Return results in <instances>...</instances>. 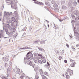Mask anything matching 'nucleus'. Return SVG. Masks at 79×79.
Instances as JSON below:
<instances>
[{
    "instance_id": "4d7b16f0",
    "label": "nucleus",
    "mask_w": 79,
    "mask_h": 79,
    "mask_svg": "<svg viewBox=\"0 0 79 79\" xmlns=\"http://www.w3.org/2000/svg\"><path fill=\"white\" fill-rule=\"evenodd\" d=\"M26 33H24L23 34V36H24V35H26Z\"/></svg>"
},
{
    "instance_id": "4be33fe9",
    "label": "nucleus",
    "mask_w": 79,
    "mask_h": 79,
    "mask_svg": "<svg viewBox=\"0 0 79 79\" xmlns=\"http://www.w3.org/2000/svg\"><path fill=\"white\" fill-rule=\"evenodd\" d=\"M31 52H30L29 54L30 56H31V57H32V56H33V55L32 53H31Z\"/></svg>"
},
{
    "instance_id": "4c0bfd02",
    "label": "nucleus",
    "mask_w": 79,
    "mask_h": 79,
    "mask_svg": "<svg viewBox=\"0 0 79 79\" xmlns=\"http://www.w3.org/2000/svg\"><path fill=\"white\" fill-rule=\"evenodd\" d=\"M67 72H69H69L71 71V69H68L67 70Z\"/></svg>"
},
{
    "instance_id": "2f4dec72",
    "label": "nucleus",
    "mask_w": 79,
    "mask_h": 79,
    "mask_svg": "<svg viewBox=\"0 0 79 79\" xmlns=\"http://www.w3.org/2000/svg\"><path fill=\"white\" fill-rule=\"evenodd\" d=\"M13 35V32H10V33H9V35Z\"/></svg>"
},
{
    "instance_id": "de8ad7c7",
    "label": "nucleus",
    "mask_w": 79,
    "mask_h": 79,
    "mask_svg": "<svg viewBox=\"0 0 79 79\" xmlns=\"http://www.w3.org/2000/svg\"><path fill=\"white\" fill-rule=\"evenodd\" d=\"M34 62H35V63H37V60H34Z\"/></svg>"
},
{
    "instance_id": "5701e85b",
    "label": "nucleus",
    "mask_w": 79,
    "mask_h": 79,
    "mask_svg": "<svg viewBox=\"0 0 79 79\" xmlns=\"http://www.w3.org/2000/svg\"><path fill=\"white\" fill-rule=\"evenodd\" d=\"M45 44V41L43 40L40 42V44Z\"/></svg>"
},
{
    "instance_id": "6ab92c4d",
    "label": "nucleus",
    "mask_w": 79,
    "mask_h": 79,
    "mask_svg": "<svg viewBox=\"0 0 79 79\" xmlns=\"http://www.w3.org/2000/svg\"><path fill=\"white\" fill-rule=\"evenodd\" d=\"M12 22V20H9L8 21V23L9 24H10V23H11Z\"/></svg>"
},
{
    "instance_id": "bf43d9fd",
    "label": "nucleus",
    "mask_w": 79,
    "mask_h": 79,
    "mask_svg": "<svg viewBox=\"0 0 79 79\" xmlns=\"http://www.w3.org/2000/svg\"><path fill=\"white\" fill-rule=\"evenodd\" d=\"M25 27H24L23 29L22 30V31H24V30H25Z\"/></svg>"
},
{
    "instance_id": "69168bd1",
    "label": "nucleus",
    "mask_w": 79,
    "mask_h": 79,
    "mask_svg": "<svg viewBox=\"0 0 79 79\" xmlns=\"http://www.w3.org/2000/svg\"><path fill=\"white\" fill-rule=\"evenodd\" d=\"M72 48L73 49L75 50V48H74L73 47H72Z\"/></svg>"
},
{
    "instance_id": "5fc2aeb1",
    "label": "nucleus",
    "mask_w": 79,
    "mask_h": 79,
    "mask_svg": "<svg viewBox=\"0 0 79 79\" xmlns=\"http://www.w3.org/2000/svg\"><path fill=\"white\" fill-rule=\"evenodd\" d=\"M64 62L65 63H67V60H64Z\"/></svg>"
},
{
    "instance_id": "dca6fc26",
    "label": "nucleus",
    "mask_w": 79,
    "mask_h": 79,
    "mask_svg": "<svg viewBox=\"0 0 79 79\" xmlns=\"http://www.w3.org/2000/svg\"><path fill=\"white\" fill-rule=\"evenodd\" d=\"M62 9L64 10H65V9H66V6H62Z\"/></svg>"
},
{
    "instance_id": "603ef678",
    "label": "nucleus",
    "mask_w": 79,
    "mask_h": 79,
    "mask_svg": "<svg viewBox=\"0 0 79 79\" xmlns=\"http://www.w3.org/2000/svg\"><path fill=\"white\" fill-rule=\"evenodd\" d=\"M6 34L7 35H9V33L8 31H6Z\"/></svg>"
},
{
    "instance_id": "37998d69",
    "label": "nucleus",
    "mask_w": 79,
    "mask_h": 79,
    "mask_svg": "<svg viewBox=\"0 0 79 79\" xmlns=\"http://www.w3.org/2000/svg\"><path fill=\"white\" fill-rule=\"evenodd\" d=\"M29 63L30 66H32V62H31V61L29 62Z\"/></svg>"
},
{
    "instance_id": "72a5a7b5",
    "label": "nucleus",
    "mask_w": 79,
    "mask_h": 79,
    "mask_svg": "<svg viewBox=\"0 0 79 79\" xmlns=\"http://www.w3.org/2000/svg\"><path fill=\"white\" fill-rule=\"evenodd\" d=\"M42 78L43 79H47V78H46V77L44 76H42Z\"/></svg>"
},
{
    "instance_id": "f257e3e1",
    "label": "nucleus",
    "mask_w": 79,
    "mask_h": 79,
    "mask_svg": "<svg viewBox=\"0 0 79 79\" xmlns=\"http://www.w3.org/2000/svg\"><path fill=\"white\" fill-rule=\"evenodd\" d=\"M9 57V55H6L5 57L2 58L3 61H4V62H6L7 61H8V59Z\"/></svg>"
},
{
    "instance_id": "f704fd0d",
    "label": "nucleus",
    "mask_w": 79,
    "mask_h": 79,
    "mask_svg": "<svg viewBox=\"0 0 79 79\" xmlns=\"http://www.w3.org/2000/svg\"><path fill=\"white\" fill-rule=\"evenodd\" d=\"M70 66L71 67H74V63L72 64H70Z\"/></svg>"
},
{
    "instance_id": "9d476101",
    "label": "nucleus",
    "mask_w": 79,
    "mask_h": 79,
    "mask_svg": "<svg viewBox=\"0 0 79 79\" xmlns=\"http://www.w3.org/2000/svg\"><path fill=\"white\" fill-rule=\"evenodd\" d=\"M53 6L55 8H56L58 7V5H57V4L56 3H55L54 5H53Z\"/></svg>"
},
{
    "instance_id": "4468645a",
    "label": "nucleus",
    "mask_w": 79,
    "mask_h": 79,
    "mask_svg": "<svg viewBox=\"0 0 79 79\" xmlns=\"http://www.w3.org/2000/svg\"><path fill=\"white\" fill-rule=\"evenodd\" d=\"M33 1H35V2H34V3H37V4H39L40 3V2H36V1H37V0H32Z\"/></svg>"
},
{
    "instance_id": "f3484780",
    "label": "nucleus",
    "mask_w": 79,
    "mask_h": 79,
    "mask_svg": "<svg viewBox=\"0 0 79 79\" xmlns=\"http://www.w3.org/2000/svg\"><path fill=\"white\" fill-rule=\"evenodd\" d=\"M38 62L40 64H43V63H42L41 60H39Z\"/></svg>"
},
{
    "instance_id": "1a4fd4ad",
    "label": "nucleus",
    "mask_w": 79,
    "mask_h": 79,
    "mask_svg": "<svg viewBox=\"0 0 79 79\" xmlns=\"http://www.w3.org/2000/svg\"><path fill=\"white\" fill-rule=\"evenodd\" d=\"M20 78L21 79H24V78H25L26 79H27V78H28V77L26 76L24 77L23 76H21L20 77Z\"/></svg>"
},
{
    "instance_id": "39448f33",
    "label": "nucleus",
    "mask_w": 79,
    "mask_h": 79,
    "mask_svg": "<svg viewBox=\"0 0 79 79\" xmlns=\"http://www.w3.org/2000/svg\"><path fill=\"white\" fill-rule=\"evenodd\" d=\"M4 15H6V16H10V13L8 12H6V11L4 12Z\"/></svg>"
},
{
    "instance_id": "864d4df0",
    "label": "nucleus",
    "mask_w": 79,
    "mask_h": 79,
    "mask_svg": "<svg viewBox=\"0 0 79 79\" xmlns=\"http://www.w3.org/2000/svg\"><path fill=\"white\" fill-rule=\"evenodd\" d=\"M44 8H46V10H48V8H47V6H45L44 7Z\"/></svg>"
},
{
    "instance_id": "7ed1b4c3",
    "label": "nucleus",
    "mask_w": 79,
    "mask_h": 79,
    "mask_svg": "<svg viewBox=\"0 0 79 79\" xmlns=\"http://www.w3.org/2000/svg\"><path fill=\"white\" fill-rule=\"evenodd\" d=\"M38 49H39L40 51H41V52H45V50H44V49L40 47H38Z\"/></svg>"
},
{
    "instance_id": "8fccbe9b",
    "label": "nucleus",
    "mask_w": 79,
    "mask_h": 79,
    "mask_svg": "<svg viewBox=\"0 0 79 79\" xmlns=\"http://www.w3.org/2000/svg\"><path fill=\"white\" fill-rule=\"evenodd\" d=\"M39 4L40 5H44V4L42 2H40Z\"/></svg>"
},
{
    "instance_id": "a211bd4d",
    "label": "nucleus",
    "mask_w": 79,
    "mask_h": 79,
    "mask_svg": "<svg viewBox=\"0 0 79 79\" xmlns=\"http://www.w3.org/2000/svg\"><path fill=\"white\" fill-rule=\"evenodd\" d=\"M39 71L41 74H43V72L42 69H40Z\"/></svg>"
},
{
    "instance_id": "7c9ffc66",
    "label": "nucleus",
    "mask_w": 79,
    "mask_h": 79,
    "mask_svg": "<svg viewBox=\"0 0 79 79\" xmlns=\"http://www.w3.org/2000/svg\"><path fill=\"white\" fill-rule=\"evenodd\" d=\"M9 66H12V63H11V61H9Z\"/></svg>"
},
{
    "instance_id": "6e6552de",
    "label": "nucleus",
    "mask_w": 79,
    "mask_h": 79,
    "mask_svg": "<svg viewBox=\"0 0 79 79\" xmlns=\"http://www.w3.org/2000/svg\"><path fill=\"white\" fill-rule=\"evenodd\" d=\"M6 2L7 5H11V3H10V0H6Z\"/></svg>"
},
{
    "instance_id": "f03ea898",
    "label": "nucleus",
    "mask_w": 79,
    "mask_h": 79,
    "mask_svg": "<svg viewBox=\"0 0 79 79\" xmlns=\"http://www.w3.org/2000/svg\"><path fill=\"white\" fill-rule=\"evenodd\" d=\"M10 71H11V67L9 66V68H8L7 70L8 76V75H9V74L10 73Z\"/></svg>"
},
{
    "instance_id": "6e6d98bb",
    "label": "nucleus",
    "mask_w": 79,
    "mask_h": 79,
    "mask_svg": "<svg viewBox=\"0 0 79 79\" xmlns=\"http://www.w3.org/2000/svg\"><path fill=\"white\" fill-rule=\"evenodd\" d=\"M5 67H6V66H7V64L6 63H5Z\"/></svg>"
},
{
    "instance_id": "393cba45",
    "label": "nucleus",
    "mask_w": 79,
    "mask_h": 79,
    "mask_svg": "<svg viewBox=\"0 0 79 79\" xmlns=\"http://www.w3.org/2000/svg\"><path fill=\"white\" fill-rule=\"evenodd\" d=\"M44 74H45V75H46V76H48V73H47V72H44Z\"/></svg>"
},
{
    "instance_id": "ddd939ff",
    "label": "nucleus",
    "mask_w": 79,
    "mask_h": 79,
    "mask_svg": "<svg viewBox=\"0 0 79 79\" xmlns=\"http://www.w3.org/2000/svg\"><path fill=\"white\" fill-rule=\"evenodd\" d=\"M54 11H56V12H59V9L58 8H56L54 10Z\"/></svg>"
},
{
    "instance_id": "09e8293b",
    "label": "nucleus",
    "mask_w": 79,
    "mask_h": 79,
    "mask_svg": "<svg viewBox=\"0 0 79 79\" xmlns=\"http://www.w3.org/2000/svg\"><path fill=\"white\" fill-rule=\"evenodd\" d=\"M29 29L30 31L32 30V27H29Z\"/></svg>"
},
{
    "instance_id": "cd10ccee",
    "label": "nucleus",
    "mask_w": 79,
    "mask_h": 79,
    "mask_svg": "<svg viewBox=\"0 0 79 79\" xmlns=\"http://www.w3.org/2000/svg\"><path fill=\"white\" fill-rule=\"evenodd\" d=\"M69 74L70 75V76H71V75L73 74V71H70V72H69Z\"/></svg>"
},
{
    "instance_id": "f8f14e48",
    "label": "nucleus",
    "mask_w": 79,
    "mask_h": 79,
    "mask_svg": "<svg viewBox=\"0 0 79 79\" xmlns=\"http://www.w3.org/2000/svg\"><path fill=\"white\" fill-rule=\"evenodd\" d=\"M11 6L12 8H13V7H15V3H13V2H12L11 3Z\"/></svg>"
},
{
    "instance_id": "c85d7f7f",
    "label": "nucleus",
    "mask_w": 79,
    "mask_h": 79,
    "mask_svg": "<svg viewBox=\"0 0 79 79\" xmlns=\"http://www.w3.org/2000/svg\"><path fill=\"white\" fill-rule=\"evenodd\" d=\"M12 20L14 22H16V19H15V18H12Z\"/></svg>"
},
{
    "instance_id": "ea45409f",
    "label": "nucleus",
    "mask_w": 79,
    "mask_h": 79,
    "mask_svg": "<svg viewBox=\"0 0 79 79\" xmlns=\"http://www.w3.org/2000/svg\"><path fill=\"white\" fill-rule=\"evenodd\" d=\"M37 54L38 55V56H42V54H39L38 53H37Z\"/></svg>"
},
{
    "instance_id": "0eeeda50",
    "label": "nucleus",
    "mask_w": 79,
    "mask_h": 79,
    "mask_svg": "<svg viewBox=\"0 0 79 79\" xmlns=\"http://www.w3.org/2000/svg\"><path fill=\"white\" fill-rule=\"evenodd\" d=\"M74 13L75 15H77L79 14V11L77 10H75Z\"/></svg>"
},
{
    "instance_id": "680f3d73",
    "label": "nucleus",
    "mask_w": 79,
    "mask_h": 79,
    "mask_svg": "<svg viewBox=\"0 0 79 79\" xmlns=\"http://www.w3.org/2000/svg\"><path fill=\"white\" fill-rule=\"evenodd\" d=\"M64 50H63L62 51V54H63V53H64Z\"/></svg>"
},
{
    "instance_id": "3c124183",
    "label": "nucleus",
    "mask_w": 79,
    "mask_h": 79,
    "mask_svg": "<svg viewBox=\"0 0 79 79\" xmlns=\"http://www.w3.org/2000/svg\"><path fill=\"white\" fill-rule=\"evenodd\" d=\"M66 45L67 46V47L68 48H69V45L68 44H66Z\"/></svg>"
},
{
    "instance_id": "0e129e2a",
    "label": "nucleus",
    "mask_w": 79,
    "mask_h": 79,
    "mask_svg": "<svg viewBox=\"0 0 79 79\" xmlns=\"http://www.w3.org/2000/svg\"><path fill=\"white\" fill-rule=\"evenodd\" d=\"M76 47H79V44H77L76 45Z\"/></svg>"
},
{
    "instance_id": "a19ab883",
    "label": "nucleus",
    "mask_w": 79,
    "mask_h": 79,
    "mask_svg": "<svg viewBox=\"0 0 79 79\" xmlns=\"http://www.w3.org/2000/svg\"><path fill=\"white\" fill-rule=\"evenodd\" d=\"M72 17L73 19H75V16L74 15H72Z\"/></svg>"
},
{
    "instance_id": "20e7f679",
    "label": "nucleus",
    "mask_w": 79,
    "mask_h": 79,
    "mask_svg": "<svg viewBox=\"0 0 79 79\" xmlns=\"http://www.w3.org/2000/svg\"><path fill=\"white\" fill-rule=\"evenodd\" d=\"M41 58H42L41 60L42 61V62H43L44 63H46V60L45 59V58H44V57L42 56L41 57Z\"/></svg>"
},
{
    "instance_id": "c756f323",
    "label": "nucleus",
    "mask_w": 79,
    "mask_h": 79,
    "mask_svg": "<svg viewBox=\"0 0 79 79\" xmlns=\"http://www.w3.org/2000/svg\"><path fill=\"white\" fill-rule=\"evenodd\" d=\"M10 40H11V39H7L6 40V42H10Z\"/></svg>"
},
{
    "instance_id": "79ce46f5",
    "label": "nucleus",
    "mask_w": 79,
    "mask_h": 79,
    "mask_svg": "<svg viewBox=\"0 0 79 79\" xmlns=\"http://www.w3.org/2000/svg\"><path fill=\"white\" fill-rule=\"evenodd\" d=\"M56 52L57 55H59L60 54V52L58 51H56Z\"/></svg>"
},
{
    "instance_id": "c9c22d12",
    "label": "nucleus",
    "mask_w": 79,
    "mask_h": 79,
    "mask_svg": "<svg viewBox=\"0 0 79 79\" xmlns=\"http://www.w3.org/2000/svg\"><path fill=\"white\" fill-rule=\"evenodd\" d=\"M13 13L15 15H16L18 13V12H17V11H15Z\"/></svg>"
},
{
    "instance_id": "423d86ee",
    "label": "nucleus",
    "mask_w": 79,
    "mask_h": 79,
    "mask_svg": "<svg viewBox=\"0 0 79 79\" xmlns=\"http://www.w3.org/2000/svg\"><path fill=\"white\" fill-rule=\"evenodd\" d=\"M6 25H7V27H8L9 29L10 30H13V28L11 26H9V24H6Z\"/></svg>"
},
{
    "instance_id": "13d9d810",
    "label": "nucleus",
    "mask_w": 79,
    "mask_h": 79,
    "mask_svg": "<svg viewBox=\"0 0 79 79\" xmlns=\"http://www.w3.org/2000/svg\"><path fill=\"white\" fill-rule=\"evenodd\" d=\"M2 79H5V77H2Z\"/></svg>"
},
{
    "instance_id": "9b49d317",
    "label": "nucleus",
    "mask_w": 79,
    "mask_h": 79,
    "mask_svg": "<svg viewBox=\"0 0 79 79\" xmlns=\"http://www.w3.org/2000/svg\"><path fill=\"white\" fill-rule=\"evenodd\" d=\"M16 72L18 74H20V69H18Z\"/></svg>"
},
{
    "instance_id": "412c9836",
    "label": "nucleus",
    "mask_w": 79,
    "mask_h": 79,
    "mask_svg": "<svg viewBox=\"0 0 79 79\" xmlns=\"http://www.w3.org/2000/svg\"><path fill=\"white\" fill-rule=\"evenodd\" d=\"M20 49H21V50H23V49H30V48H20Z\"/></svg>"
},
{
    "instance_id": "052dcab7",
    "label": "nucleus",
    "mask_w": 79,
    "mask_h": 79,
    "mask_svg": "<svg viewBox=\"0 0 79 79\" xmlns=\"http://www.w3.org/2000/svg\"><path fill=\"white\" fill-rule=\"evenodd\" d=\"M13 15V14L12 13V12H11L10 13V15Z\"/></svg>"
},
{
    "instance_id": "49530a36",
    "label": "nucleus",
    "mask_w": 79,
    "mask_h": 79,
    "mask_svg": "<svg viewBox=\"0 0 79 79\" xmlns=\"http://www.w3.org/2000/svg\"><path fill=\"white\" fill-rule=\"evenodd\" d=\"M62 58V57L61 56H59V59L60 60H61V59Z\"/></svg>"
},
{
    "instance_id": "58836bf2",
    "label": "nucleus",
    "mask_w": 79,
    "mask_h": 79,
    "mask_svg": "<svg viewBox=\"0 0 79 79\" xmlns=\"http://www.w3.org/2000/svg\"><path fill=\"white\" fill-rule=\"evenodd\" d=\"M45 4L47 5H48V6H49V5H50V3H49V2H46Z\"/></svg>"
},
{
    "instance_id": "bb28decb",
    "label": "nucleus",
    "mask_w": 79,
    "mask_h": 79,
    "mask_svg": "<svg viewBox=\"0 0 79 79\" xmlns=\"http://www.w3.org/2000/svg\"><path fill=\"white\" fill-rule=\"evenodd\" d=\"M30 59V57H27L26 58L25 57L24 58V60H25L26 59L27 60H29V59Z\"/></svg>"
},
{
    "instance_id": "e433bc0d",
    "label": "nucleus",
    "mask_w": 79,
    "mask_h": 79,
    "mask_svg": "<svg viewBox=\"0 0 79 79\" xmlns=\"http://www.w3.org/2000/svg\"><path fill=\"white\" fill-rule=\"evenodd\" d=\"M67 79H69V76L68 75L66 76Z\"/></svg>"
},
{
    "instance_id": "a18cd8bd",
    "label": "nucleus",
    "mask_w": 79,
    "mask_h": 79,
    "mask_svg": "<svg viewBox=\"0 0 79 79\" xmlns=\"http://www.w3.org/2000/svg\"><path fill=\"white\" fill-rule=\"evenodd\" d=\"M70 61L71 62H72V63H74V61L72 60V59H70Z\"/></svg>"
},
{
    "instance_id": "2eb2a0df",
    "label": "nucleus",
    "mask_w": 79,
    "mask_h": 79,
    "mask_svg": "<svg viewBox=\"0 0 79 79\" xmlns=\"http://www.w3.org/2000/svg\"><path fill=\"white\" fill-rule=\"evenodd\" d=\"M73 5L74 6H76L77 5V2L76 1H74L73 3Z\"/></svg>"
},
{
    "instance_id": "473e14b6",
    "label": "nucleus",
    "mask_w": 79,
    "mask_h": 79,
    "mask_svg": "<svg viewBox=\"0 0 79 79\" xmlns=\"http://www.w3.org/2000/svg\"><path fill=\"white\" fill-rule=\"evenodd\" d=\"M75 36H78V35H79V33H78L77 32H76V33H75Z\"/></svg>"
},
{
    "instance_id": "a878e982",
    "label": "nucleus",
    "mask_w": 79,
    "mask_h": 79,
    "mask_svg": "<svg viewBox=\"0 0 79 79\" xmlns=\"http://www.w3.org/2000/svg\"><path fill=\"white\" fill-rule=\"evenodd\" d=\"M30 53V52H28L26 56V57H29V53Z\"/></svg>"
},
{
    "instance_id": "aec40b11",
    "label": "nucleus",
    "mask_w": 79,
    "mask_h": 79,
    "mask_svg": "<svg viewBox=\"0 0 79 79\" xmlns=\"http://www.w3.org/2000/svg\"><path fill=\"white\" fill-rule=\"evenodd\" d=\"M33 44H38V42H37V41H33Z\"/></svg>"
},
{
    "instance_id": "c03bdc74",
    "label": "nucleus",
    "mask_w": 79,
    "mask_h": 79,
    "mask_svg": "<svg viewBox=\"0 0 79 79\" xmlns=\"http://www.w3.org/2000/svg\"><path fill=\"white\" fill-rule=\"evenodd\" d=\"M35 79H39V76H35Z\"/></svg>"
},
{
    "instance_id": "774afa93",
    "label": "nucleus",
    "mask_w": 79,
    "mask_h": 79,
    "mask_svg": "<svg viewBox=\"0 0 79 79\" xmlns=\"http://www.w3.org/2000/svg\"><path fill=\"white\" fill-rule=\"evenodd\" d=\"M37 60H39L40 58L39 57H37Z\"/></svg>"
},
{
    "instance_id": "b1692460",
    "label": "nucleus",
    "mask_w": 79,
    "mask_h": 79,
    "mask_svg": "<svg viewBox=\"0 0 79 79\" xmlns=\"http://www.w3.org/2000/svg\"><path fill=\"white\" fill-rule=\"evenodd\" d=\"M47 64H45L44 65V66L47 67V66H48L50 65V64H49V63H48V62H47Z\"/></svg>"
},
{
    "instance_id": "e2e57ef3",
    "label": "nucleus",
    "mask_w": 79,
    "mask_h": 79,
    "mask_svg": "<svg viewBox=\"0 0 79 79\" xmlns=\"http://www.w3.org/2000/svg\"><path fill=\"white\" fill-rule=\"evenodd\" d=\"M59 21H60V22H61L63 21V20H61L60 19H59Z\"/></svg>"
},
{
    "instance_id": "338daca9",
    "label": "nucleus",
    "mask_w": 79,
    "mask_h": 79,
    "mask_svg": "<svg viewBox=\"0 0 79 79\" xmlns=\"http://www.w3.org/2000/svg\"><path fill=\"white\" fill-rule=\"evenodd\" d=\"M37 42H40V40H37Z\"/></svg>"
}]
</instances>
